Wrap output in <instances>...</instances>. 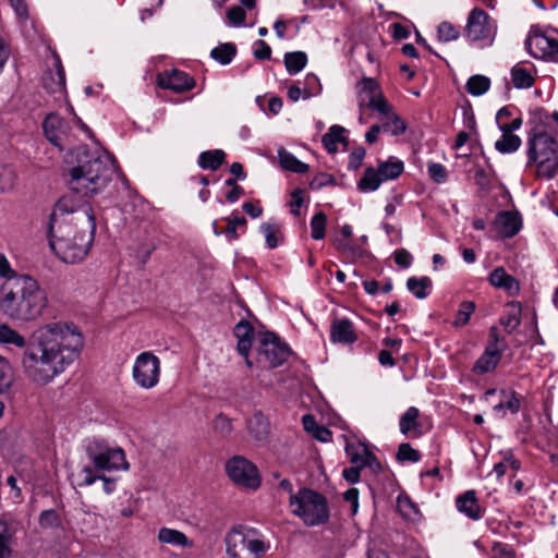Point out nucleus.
<instances>
[{"label": "nucleus", "instance_id": "f257e3e1", "mask_svg": "<svg viewBox=\"0 0 558 558\" xmlns=\"http://www.w3.org/2000/svg\"><path fill=\"white\" fill-rule=\"evenodd\" d=\"M0 343L25 348L21 360L25 376L34 384L47 385L78 359L84 337L74 324L49 322L39 325L27 343L16 330L2 324Z\"/></svg>", "mask_w": 558, "mask_h": 558}, {"label": "nucleus", "instance_id": "f03ea898", "mask_svg": "<svg viewBox=\"0 0 558 558\" xmlns=\"http://www.w3.org/2000/svg\"><path fill=\"white\" fill-rule=\"evenodd\" d=\"M95 230V215L90 205L76 201L72 195H63L50 214L49 245L63 263H81L89 253Z\"/></svg>", "mask_w": 558, "mask_h": 558}, {"label": "nucleus", "instance_id": "7ed1b4c3", "mask_svg": "<svg viewBox=\"0 0 558 558\" xmlns=\"http://www.w3.org/2000/svg\"><path fill=\"white\" fill-rule=\"evenodd\" d=\"M76 165L70 168L68 185L76 201L77 195L93 197L101 193L112 180L116 160L107 151L88 150L85 147L75 149Z\"/></svg>", "mask_w": 558, "mask_h": 558}, {"label": "nucleus", "instance_id": "20e7f679", "mask_svg": "<svg viewBox=\"0 0 558 558\" xmlns=\"http://www.w3.org/2000/svg\"><path fill=\"white\" fill-rule=\"evenodd\" d=\"M48 305L47 293L31 276L15 277L0 287V310L12 319L31 322Z\"/></svg>", "mask_w": 558, "mask_h": 558}, {"label": "nucleus", "instance_id": "39448f33", "mask_svg": "<svg viewBox=\"0 0 558 558\" xmlns=\"http://www.w3.org/2000/svg\"><path fill=\"white\" fill-rule=\"evenodd\" d=\"M527 163L535 166L537 178L551 179L558 172V142L544 129H533L527 138Z\"/></svg>", "mask_w": 558, "mask_h": 558}, {"label": "nucleus", "instance_id": "423d86ee", "mask_svg": "<svg viewBox=\"0 0 558 558\" xmlns=\"http://www.w3.org/2000/svg\"><path fill=\"white\" fill-rule=\"evenodd\" d=\"M291 512L299 517L307 526L324 524L329 519V509L326 498L319 493L302 488L290 496Z\"/></svg>", "mask_w": 558, "mask_h": 558}, {"label": "nucleus", "instance_id": "0eeeda50", "mask_svg": "<svg viewBox=\"0 0 558 558\" xmlns=\"http://www.w3.org/2000/svg\"><path fill=\"white\" fill-rule=\"evenodd\" d=\"M225 542L228 558H259L266 551L264 542L250 530L232 529Z\"/></svg>", "mask_w": 558, "mask_h": 558}, {"label": "nucleus", "instance_id": "6e6552de", "mask_svg": "<svg viewBox=\"0 0 558 558\" xmlns=\"http://www.w3.org/2000/svg\"><path fill=\"white\" fill-rule=\"evenodd\" d=\"M161 362L150 351L140 353L133 363L132 378L142 389H153L159 384Z\"/></svg>", "mask_w": 558, "mask_h": 558}, {"label": "nucleus", "instance_id": "1a4fd4ad", "mask_svg": "<svg viewBox=\"0 0 558 558\" xmlns=\"http://www.w3.org/2000/svg\"><path fill=\"white\" fill-rule=\"evenodd\" d=\"M496 31L495 21L483 9L474 8L470 12L465 26V36L469 40L492 45Z\"/></svg>", "mask_w": 558, "mask_h": 558}, {"label": "nucleus", "instance_id": "9d476101", "mask_svg": "<svg viewBox=\"0 0 558 558\" xmlns=\"http://www.w3.org/2000/svg\"><path fill=\"white\" fill-rule=\"evenodd\" d=\"M87 456L94 466L101 471H128L130 465L121 448H110L99 442L87 448Z\"/></svg>", "mask_w": 558, "mask_h": 558}, {"label": "nucleus", "instance_id": "9b49d317", "mask_svg": "<svg viewBox=\"0 0 558 558\" xmlns=\"http://www.w3.org/2000/svg\"><path fill=\"white\" fill-rule=\"evenodd\" d=\"M258 341L257 352L260 363L268 364L270 367H277L283 364L290 356L289 348L281 343L272 332L260 333Z\"/></svg>", "mask_w": 558, "mask_h": 558}, {"label": "nucleus", "instance_id": "f8f14e48", "mask_svg": "<svg viewBox=\"0 0 558 558\" xmlns=\"http://www.w3.org/2000/svg\"><path fill=\"white\" fill-rule=\"evenodd\" d=\"M356 88L360 109L369 108L376 112L389 111V102L384 97L380 86L374 78H362L356 84Z\"/></svg>", "mask_w": 558, "mask_h": 558}, {"label": "nucleus", "instance_id": "ddd939ff", "mask_svg": "<svg viewBox=\"0 0 558 558\" xmlns=\"http://www.w3.org/2000/svg\"><path fill=\"white\" fill-rule=\"evenodd\" d=\"M226 471L238 485L255 489L260 484L256 466L243 457L231 458L226 464Z\"/></svg>", "mask_w": 558, "mask_h": 558}, {"label": "nucleus", "instance_id": "4468645a", "mask_svg": "<svg viewBox=\"0 0 558 558\" xmlns=\"http://www.w3.org/2000/svg\"><path fill=\"white\" fill-rule=\"evenodd\" d=\"M525 47L534 58L558 62V40L554 37L542 32H531Z\"/></svg>", "mask_w": 558, "mask_h": 558}, {"label": "nucleus", "instance_id": "2eb2a0df", "mask_svg": "<svg viewBox=\"0 0 558 558\" xmlns=\"http://www.w3.org/2000/svg\"><path fill=\"white\" fill-rule=\"evenodd\" d=\"M43 86L50 94L54 95L56 100H65V74L61 60L53 56L51 64L43 76Z\"/></svg>", "mask_w": 558, "mask_h": 558}, {"label": "nucleus", "instance_id": "dca6fc26", "mask_svg": "<svg viewBox=\"0 0 558 558\" xmlns=\"http://www.w3.org/2000/svg\"><path fill=\"white\" fill-rule=\"evenodd\" d=\"M494 228L501 238H512L521 229V218L515 211H500L495 217Z\"/></svg>", "mask_w": 558, "mask_h": 558}, {"label": "nucleus", "instance_id": "f3484780", "mask_svg": "<svg viewBox=\"0 0 558 558\" xmlns=\"http://www.w3.org/2000/svg\"><path fill=\"white\" fill-rule=\"evenodd\" d=\"M44 132L50 143L60 146L63 137L66 135L69 126L57 113H49L44 123Z\"/></svg>", "mask_w": 558, "mask_h": 558}, {"label": "nucleus", "instance_id": "a211bd4d", "mask_svg": "<svg viewBox=\"0 0 558 558\" xmlns=\"http://www.w3.org/2000/svg\"><path fill=\"white\" fill-rule=\"evenodd\" d=\"M159 84L162 88L181 93L192 89L195 85V81L187 73L173 70L170 74L160 75Z\"/></svg>", "mask_w": 558, "mask_h": 558}, {"label": "nucleus", "instance_id": "6ab92c4d", "mask_svg": "<svg viewBox=\"0 0 558 558\" xmlns=\"http://www.w3.org/2000/svg\"><path fill=\"white\" fill-rule=\"evenodd\" d=\"M345 453L351 463L359 466L379 468L376 457L367 450L366 447L361 445L348 444L345 446Z\"/></svg>", "mask_w": 558, "mask_h": 558}, {"label": "nucleus", "instance_id": "aec40b11", "mask_svg": "<svg viewBox=\"0 0 558 558\" xmlns=\"http://www.w3.org/2000/svg\"><path fill=\"white\" fill-rule=\"evenodd\" d=\"M420 411L415 407H410L399 421V429L401 434L411 437H420L422 435V424L418 421Z\"/></svg>", "mask_w": 558, "mask_h": 558}, {"label": "nucleus", "instance_id": "412c9836", "mask_svg": "<svg viewBox=\"0 0 558 558\" xmlns=\"http://www.w3.org/2000/svg\"><path fill=\"white\" fill-rule=\"evenodd\" d=\"M457 508L472 520H478L483 515V510L478 505L475 490H468L457 498Z\"/></svg>", "mask_w": 558, "mask_h": 558}, {"label": "nucleus", "instance_id": "4be33fe9", "mask_svg": "<svg viewBox=\"0 0 558 558\" xmlns=\"http://www.w3.org/2000/svg\"><path fill=\"white\" fill-rule=\"evenodd\" d=\"M330 338L332 342L353 343L356 335L349 319H335L331 325Z\"/></svg>", "mask_w": 558, "mask_h": 558}, {"label": "nucleus", "instance_id": "5701e85b", "mask_svg": "<svg viewBox=\"0 0 558 558\" xmlns=\"http://www.w3.org/2000/svg\"><path fill=\"white\" fill-rule=\"evenodd\" d=\"M157 539L160 544L171 545L181 548H192L194 543L183 532L170 529V527H161L158 531Z\"/></svg>", "mask_w": 558, "mask_h": 558}, {"label": "nucleus", "instance_id": "b1692460", "mask_svg": "<svg viewBox=\"0 0 558 558\" xmlns=\"http://www.w3.org/2000/svg\"><path fill=\"white\" fill-rule=\"evenodd\" d=\"M522 307L519 302H509L506 304L505 313L499 319L500 325L509 335L514 332L521 324Z\"/></svg>", "mask_w": 558, "mask_h": 558}, {"label": "nucleus", "instance_id": "393cba45", "mask_svg": "<svg viewBox=\"0 0 558 558\" xmlns=\"http://www.w3.org/2000/svg\"><path fill=\"white\" fill-rule=\"evenodd\" d=\"M489 282L496 288L506 290L511 295L517 294L520 289L517 279L507 274L502 267L496 268L490 274Z\"/></svg>", "mask_w": 558, "mask_h": 558}, {"label": "nucleus", "instance_id": "a878e982", "mask_svg": "<svg viewBox=\"0 0 558 558\" xmlns=\"http://www.w3.org/2000/svg\"><path fill=\"white\" fill-rule=\"evenodd\" d=\"M247 428L252 437L257 441H264L269 435V422L262 413H255L247 422Z\"/></svg>", "mask_w": 558, "mask_h": 558}, {"label": "nucleus", "instance_id": "bb28decb", "mask_svg": "<svg viewBox=\"0 0 558 558\" xmlns=\"http://www.w3.org/2000/svg\"><path fill=\"white\" fill-rule=\"evenodd\" d=\"M381 116L383 131L390 132L392 135L403 134L407 130L405 123L393 112L389 105L388 112H378Z\"/></svg>", "mask_w": 558, "mask_h": 558}, {"label": "nucleus", "instance_id": "cd10ccee", "mask_svg": "<svg viewBox=\"0 0 558 558\" xmlns=\"http://www.w3.org/2000/svg\"><path fill=\"white\" fill-rule=\"evenodd\" d=\"M278 159L281 168L284 170L295 173H305L308 170V166L306 163L300 161L294 155L283 147L278 149Z\"/></svg>", "mask_w": 558, "mask_h": 558}, {"label": "nucleus", "instance_id": "c85d7f7f", "mask_svg": "<svg viewBox=\"0 0 558 558\" xmlns=\"http://www.w3.org/2000/svg\"><path fill=\"white\" fill-rule=\"evenodd\" d=\"M226 153L221 149L203 151L198 157V166L205 170L216 171L223 163Z\"/></svg>", "mask_w": 558, "mask_h": 558}, {"label": "nucleus", "instance_id": "c756f323", "mask_svg": "<svg viewBox=\"0 0 558 558\" xmlns=\"http://www.w3.org/2000/svg\"><path fill=\"white\" fill-rule=\"evenodd\" d=\"M534 118L537 121L534 129H544L547 134L553 136L558 134L557 112L548 113L543 110H538L535 112Z\"/></svg>", "mask_w": 558, "mask_h": 558}, {"label": "nucleus", "instance_id": "7c9ffc66", "mask_svg": "<svg viewBox=\"0 0 558 558\" xmlns=\"http://www.w3.org/2000/svg\"><path fill=\"white\" fill-rule=\"evenodd\" d=\"M14 531L10 524L0 519V558H12Z\"/></svg>", "mask_w": 558, "mask_h": 558}, {"label": "nucleus", "instance_id": "2f4dec72", "mask_svg": "<svg viewBox=\"0 0 558 558\" xmlns=\"http://www.w3.org/2000/svg\"><path fill=\"white\" fill-rule=\"evenodd\" d=\"M500 131L502 132V136L495 143L496 149L501 154H510L517 151L521 145V138L518 135L508 132L507 130Z\"/></svg>", "mask_w": 558, "mask_h": 558}, {"label": "nucleus", "instance_id": "473e14b6", "mask_svg": "<svg viewBox=\"0 0 558 558\" xmlns=\"http://www.w3.org/2000/svg\"><path fill=\"white\" fill-rule=\"evenodd\" d=\"M404 166L401 160L390 159L378 165V172L383 181L393 180L403 172Z\"/></svg>", "mask_w": 558, "mask_h": 558}, {"label": "nucleus", "instance_id": "72a5a7b5", "mask_svg": "<svg viewBox=\"0 0 558 558\" xmlns=\"http://www.w3.org/2000/svg\"><path fill=\"white\" fill-rule=\"evenodd\" d=\"M344 129L339 125H332L329 131L323 135L322 143L328 153L333 154L338 150V143L344 141Z\"/></svg>", "mask_w": 558, "mask_h": 558}, {"label": "nucleus", "instance_id": "f704fd0d", "mask_svg": "<svg viewBox=\"0 0 558 558\" xmlns=\"http://www.w3.org/2000/svg\"><path fill=\"white\" fill-rule=\"evenodd\" d=\"M383 182L377 169L367 168L357 186L362 192H371L376 191Z\"/></svg>", "mask_w": 558, "mask_h": 558}, {"label": "nucleus", "instance_id": "c9c22d12", "mask_svg": "<svg viewBox=\"0 0 558 558\" xmlns=\"http://www.w3.org/2000/svg\"><path fill=\"white\" fill-rule=\"evenodd\" d=\"M502 396V400L494 407V411L497 413L505 414V410L510 411L511 413H517L520 410V401L517 398L515 393L512 391H500Z\"/></svg>", "mask_w": 558, "mask_h": 558}, {"label": "nucleus", "instance_id": "e433bc0d", "mask_svg": "<svg viewBox=\"0 0 558 558\" xmlns=\"http://www.w3.org/2000/svg\"><path fill=\"white\" fill-rule=\"evenodd\" d=\"M490 87V80L484 75H473L466 82V90L472 96H482Z\"/></svg>", "mask_w": 558, "mask_h": 558}, {"label": "nucleus", "instance_id": "4c0bfd02", "mask_svg": "<svg viewBox=\"0 0 558 558\" xmlns=\"http://www.w3.org/2000/svg\"><path fill=\"white\" fill-rule=\"evenodd\" d=\"M507 349L506 341L499 336L498 328L493 326L489 329V340L484 352H490L501 359L504 351Z\"/></svg>", "mask_w": 558, "mask_h": 558}, {"label": "nucleus", "instance_id": "58836bf2", "mask_svg": "<svg viewBox=\"0 0 558 558\" xmlns=\"http://www.w3.org/2000/svg\"><path fill=\"white\" fill-rule=\"evenodd\" d=\"M432 286V280L428 277L415 278L411 277L407 281V288L417 299H425L427 296V289Z\"/></svg>", "mask_w": 558, "mask_h": 558}, {"label": "nucleus", "instance_id": "ea45409f", "mask_svg": "<svg viewBox=\"0 0 558 558\" xmlns=\"http://www.w3.org/2000/svg\"><path fill=\"white\" fill-rule=\"evenodd\" d=\"M307 62V57L302 51L288 52L284 56V64L290 74L299 73Z\"/></svg>", "mask_w": 558, "mask_h": 558}, {"label": "nucleus", "instance_id": "a19ab883", "mask_svg": "<svg viewBox=\"0 0 558 558\" xmlns=\"http://www.w3.org/2000/svg\"><path fill=\"white\" fill-rule=\"evenodd\" d=\"M512 83L517 88H529L533 85L534 78L529 70L515 65L511 70Z\"/></svg>", "mask_w": 558, "mask_h": 558}, {"label": "nucleus", "instance_id": "79ce46f5", "mask_svg": "<svg viewBox=\"0 0 558 558\" xmlns=\"http://www.w3.org/2000/svg\"><path fill=\"white\" fill-rule=\"evenodd\" d=\"M99 472L96 468L93 469L89 465H85L76 474H73V477L77 486H90L100 477L101 474Z\"/></svg>", "mask_w": 558, "mask_h": 558}, {"label": "nucleus", "instance_id": "37998d69", "mask_svg": "<svg viewBox=\"0 0 558 558\" xmlns=\"http://www.w3.org/2000/svg\"><path fill=\"white\" fill-rule=\"evenodd\" d=\"M500 359L493 355L490 352H484L473 366V372L476 374L488 373L498 365Z\"/></svg>", "mask_w": 558, "mask_h": 558}, {"label": "nucleus", "instance_id": "c03bdc74", "mask_svg": "<svg viewBox=\"0 0 558 558\" xmlns=\"http://www.w3.org/2000/svg\"><path fill=\"white\" fill-rule=\"evenodd\" d=\"M397 509L407 520L415 521L420 517L417 507L407 496L398 497Z\"/></svg>", "mask_w": 558, "mask_h": 558}, {"label": "nucleus", "instance_id": "a18cd8bd", "mask_svg": "<svg viewBox=\"0 0 558 558\" xmlns=\"http://www.w3.org/2000/svg\"><path fill=\"white\" fill-rule=\"evenodd\" d=\"M236 48L231 43L221 44L218 47L214 48L210 52V56L219 61L221 64H228L231 62L232 58L235 56Z\"/></svg>", "mask_w": 558, "mask_h": 558}, {"label": "nucleus", "instance_id": "49530a36", "mask_svg": "<svg viewBox=\"0 0 558 558\" xmlns=\"http://www.w3.org/2000/svg\"><path fill=\"white\" fill-rule=\"evenodd\" d=\"M13 383L12 367L9 361L0 355V393L5 392Z\"/></svg>", "mask_w": 558, "mask_h": 558}, {"label": "nucleus", "instance_id": "de8ad7c7", "mask_svg": "<svg viewBox=\"0 0 558 558\" xmlns=\"http://www.w3.org/2000/svg\"><path fill=\"white\" fill-rule=\"evenodd\" d=\"M475 311V304L472 301H464L460 304L453 320V326L462 327L466 325L471 318V315Z\"/></svg>", "mask_w": 558, "mask_h": 558}, {"label": "nucleus", "instance_id": "09e8293b", "mask_svg": "<svg viewBox=\"0 0 558 558\" xmlns=\"http://www.w3.org/2000/svg\"><path fill=\"white\" fill-rule=\"evenodd\" d=\"M327 217L324 213H317L311 220L312 238L322 240L326 233Z\"/></svg>", "mask_w": 558, "mask_h": 558}, {"label": "nucleus", "instance_id": "8fccbe9b", "mask_svg": "<svg viewBox=\"0 0 558 558\" xmlns=\"http://www.w3.org/2000/svg\"><path fill=\"white\" fill-rule=\"evenodd\" d=\"M352 234V228L349 225H344L340 229V235L336 236L333 240L335 246L341 252L350 251Z\"/></svg>", "mask_w": 558, "mask_h": 558}, {"label": "nucleus", "instance_id": "3c124183", "mask_svg": "<svg viewBox=\"0 0 558 558\" xmlns=\"http://www.w3.org/2000/svg\"><path fill=\"white\" fill-rule=\"evenodd\" d=\"M438 39L441 41L456 40L460 36L459 29L449 22H442L437 28Z\"/></svg>", "mask_w": 558, "mask_h": 558}, {"label": "nucleus", "instance_id": "603ef678", "mask_svg": "<svg viewBox=\"0 0 558 558\" xmlns=\"http://www.w3.org/2000/svg\"><path fill=\"white\" fill-rule=\"evenodd\" d=\"M397 459L401 462H417L421 459V453L420 451L414 449L410 444L403 442L398 448Z\"/></svg>", "mask_w": 558, "mask_h": 558}, {"label": "nucleus", "instance_id": "864d4df0", "mask_svg": "<svg viewBox=\"0 0 558 558\" xmlns=\"http://www.w3.org/2000/svg\"><path fill=\"white\" fill-rule=\"evenodd\" d=\"M279 225L265 222L260 226V230L265 235L266 243L269 248H275L278 245L277 232Z\"/></svg>", "mask_w": 558, "mask_h": 558}, {"label": "nucleus", "instance_id": "5fc2aeb1", "mask_svg": "<svg viewBox=\"0 0 558 558\" xmlns=\"http://www.w3.org/2000/svg\"><path fill=\"white\" fill-rule=\"evenodd\" d=\"M246 13L240 5H233L227 11V19L233 26H241L245 22Z\"/></svg>", "mask_w": 558, "mask_h": 558}, {"label": "nucleus", "instance_id": "6e6d98bb", "mask_svg": "<svg viewBox=\"0 0 558 558\" xmlns=\"http://www.w3.org/2000/svg\"><path fill=\"white\" fill-rule=\"evenodd\" d=\"M227 221H228V226L222 232L227 235L229 241L236 240L238 239L236 227L244 226L246 223V219L244 217H234V218H228Z\"/></svg>", "mask_w": 558, "mask_h": 558}, {"label": "nucleus", "instance_id": "4d7b16f0", "mask_svg": "<svg viewBox=\"0 0 558 558\" xmlns=\"http://www.w3.org/2000/svg\"><path fill=\"white\" fill-rule=\"evenodd\" d=\"M428 174L437 183H442L447 179V171L441 163L432 162L428 165Z\"/></svg>", "mask_w": 558, "mask_h": 558}, {"label": "nucleus", "instance_id": "13d9d810", "mask_svg": "<svg viewBox=\"0 0 558 558\" xmlns=\"http://www.w3.org/2000/svg\"><path fill=\"white\" fill-rule=\"evenodd\" d=\"M11 267L10 262L4 254L0 253V277L5 278L7 281L13 280L15 277H20Z\"/></svg>", "mask_w": 558, "mask_h": 558}, {"label": "nucleus", "instance_id": "bf43d9fd", "mask_svg": "<svg viewBox=\"0 0 558 558\" xmlns=\"http://www.w3.org/2000/svg\"><path fill=\"white\" fill-rule=\"evenodd\" d=\"M234 335L238 339H253L254 329L250 323L241 320L234 328Z\"/></svg>", "mask_w": 558, "mask_h": 558}, {"label": "nucleus", "instance_id": "052dcab7", "mask_svg": "<svg viewBox=\"0 0 558 558\" xmlns=\"http://www.w3.org/2000/svg\"><path fill=\"white\" fill-rule=\"evenodd\" d=\"M313 96L312 92L307 88H300L296 85L290 86L288 90V97L291 101H298L301 97L303 99H308Z\"/></svg>", "mask_w": 558, "mask_h": 558}, {"label": "nucleus", "instance_id": "680f3d73", "mask_svg": "<svg viewBox=\"0 0 558 558\" xmlns=\"http://www.w3.org/2000/svg\"><path fill=\"white\" fill-rule=\"evenodd\" d=\"M494 558H514V551L508 545L496 543L493 546Z\"/></svg>", "mask_w": 558, "mask_h": 558}, {"label": "nucleus", "instance_id": "e2e57ef3", "mask_svg": "<svg viewBox=\"0 0 558 558\" xmlns=\"http://www.w3.org/2000/svg\"><path fill=\"white\" fill-rule=\"evenodd\" d=\"M395 262L402 268H408L412 263V255L404 248L397 250L393 253Z\"/></svg>", "mask_w": 558, "mask_h": 558}, {"label": "nucleus", "instance_id": "0e129e2a", "mask_svg": "<svg viewBox=\"0 0 558 558\" xmlns=\"http://www.w3.org/2000/svg\"><path fill=\"white\" fill-rule=\"evenodd\" d=\"M39 521L44 527L54 526L58 524V514L54 510H46L41 512Z\"/></svg>", "mask_w": 558, "mask_h": 558}, {"label": "nucleus", "instance_id": "69168bd1", "mask_svg": "<svg viewBox=\"0 0 558 558\" xmlns=\"http://www.w3.org/2000/svg\"><path fill=\"white\" fill-rule=\"evenodd\" d=\"M256 46L258 48H256L254 50L255 58H257L259 60H268V59H270L271 49H270V47L264 40H262V39L257 40L256 41Z\"/></svg>", "mask_w": 558, "mask_h": 558}, {"label": "nucleus", "instance_id": "338daca9", "mask_svg": "<svg viewBox=\"0 0 558 558\" xmlns=\"http://www.w3.org/2000/svg\"><path fill=\"white\" fill-rule=\"evenodd\" d=\"M215 428L221 433H230L232 429L231 421L222 414H219L215 418Z\"/></svg>", "mask_w": 558, "mask_h": 558}, {"label": "nucleus", "instance_id": "774afa93", "mask_svg": "<svg viewBox=\"0 0 558 558\" xmlns=\"http://www.w3.org/2000/svg\"><path fill=\"white\" fill-rule=\"evenodd\" d=\"M365 154H366V151L363 147L355 148L350 155V161H349L350 167H352L354 169L359 168L362 160L365 157Z\"/></svg>", "mask_w": 558, "mask_h": 558}]
</instances>
